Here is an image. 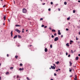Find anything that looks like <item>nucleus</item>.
Segmentation results:
<instances>
[{
  "label": "nucleus",
  "instance_id": "obj_1",
  "mask_svg": "<svg viewBox=\"0 0 80 80\" xmlns=\"http://www.w3.org/2000/svg\"><path fill=\"white\" fill-rule=\"evenodd\" d=\"M22 12L23 13H27V10L25 8H23L22 9Z\"/></svg>",
  "mask_w": 80,
  "mask_h": 80
},
{
  "label": "nucleus",
  "instance_id": "obj_2",
  "mask_svg": "<svg viewBox=\"0 0 80 80\" xmlns=\"http://www.w3.org/2000/svg\"><path fill=\"white\" fill-rule=\"evenodd\" d=\"M15 31H16V32H18V33H20V32H21V31H20V30L18 29H15Z\"/></svg>",
  "mask_w": 80,
  "mask_h": 80
},
{
  "label": "nucleus",
  "instance_id": "obj_3",
  "mask_svg": "<svg viewBox=\"0 0 80 80\" xmlns=\"http://www.w3.org/2000/svg\"><path fill=\"white\" fill-rule=\"evenodd\" d=\"M58 40V38L57 37H56L54 38V41H57Z\"/></svg>",
  "mask_w": 80,
  "mask_h": 80
},
{
  "label": "nucleus",
  "instance_id": "obj_4",
  "mask_svg": "<svg viewBox=\"0 0 80 80\" xmlns=\"http://www.w3.org/2000/svg\"><path fill=\"white\" fill-rule=\"evenodd\" d=\"M51 68L52 69H54V70H55V67H54V66H51Z\"/></svg>",
  "mask_w": 80,
  "mask_h": 80
},
{
  "label": "nucleus",
  "instance_id": "obj_5",
  "mask_svg": "<svg viewBox=\"0 0 80 80\" xmlns=\"http://www.w3.org/2000/svg\"><path fill=\"white\" fill-rule=\"evenodd\" d=\"M60 31L59 30H58V35H61V32H60Z\"/></svg>",
  "mask_w": 80,
  "mask_h": 80
},
{
  "label": "nucleus",
  "instance_id": "obj_6",
  "mask_svg": "<svg viewBox=\"0 0 80 80\" xmlns=\"http://www.w3.org/2000/svg\"><path fill=\"white\" fill-rule=\"evenodd\" d=\"M11 37H12V36H13V31H11Z\"/></svg>",
  "mask_w": 80,
  "mask_h": 80
},
{
  "label": "nucleus",
  "instance_id": "obj_7",
  "mask_svg": "<svg viewBox=\"0 0 80 80\" xmlns=\"http://www.w3.org/2000/svg\"><path fill=\"white\" fill-rule=\"evenodd\" d=\"M66 46H67V47H69V43H67L66 44Z\"/></svg>",
  "mask_w": 80,
  "mask_h": 80
},
{
  "label": "nucleus",
  "instance_id": "obj_8",
  "mask_svg": "<svg viewBox=\"0 0 80 80\" xmlns=\"http://www.w3.org/2000/svg\"><path fill=\"white\" fill-rule=\"evenodd\" d=\"M18 37L19 38H22V37L20 35H18Z\"/></svg>",
  "mask_w": 80,
  "mask_h": 80
},
{
  "label": "nucleus",
  "instance_id": "obj_9",
  "mask_svg": "<svg viewBox=\"0 0 80 80\" xmlns=\"http://www.w3.org/2000/svg\"><path fill=\"white\" fill-rule=\"evenodd\" d=\"M47 50H48L47 48H45V52H47Z\"/></svg>",
  "mask_w": 80,
  "mask_h": 80
},
{
  "label": "nucleus",
  "instance_id": "obj_10",
  "mask_svg": "<svg viewBox=\"0 0 80 80\" xmlns=\"http://www.w3.org/2000/svg\"><path fill=\"white\" fill-rule=\"evenodd\" d=\"M15 26H16V27H21V26L19 25H18V24H17V25H15Z\"/></svg>",
  "mask_w": 80,
  "mask_h": 80
},
{
  "label": "nucleus",
  "instance_id": "obj_11",
  "mask_svg": "<svg viewBox=\"0 0 80 80\" xmlns=\"http://www.w3.org/2000/svg\"><path fill=\"white\" fill-rule=\"evenodd\" d=\"M17 35H16L14 36V37L13 38H17Z\"/></svg>",
  "mask_w": 80,
  "mask_h": 80
},
{
  "label": "nucleus",
  "instance_id": "obj_12",
  "mask_svg": "<svg viewBox=\"0 0 80 80\" xmlns=\"http://www.w3.org/2000/svg\"><path fill=\"white\" fill-rule=\"evenodd\" d=\"M69 63L70 64V66H72V63L71 62H69Z\"/></svg>",
  "mask_w": 80,
  "mask_h": 80
},
{
  "label": "nucleus",
  "instance_id": "obj_13",
  "mask_svg": "<svg viewBox=\"0 0 80 80\" xmlns=\"http://www.w3.org/2000/svg\"><path fill=\"white\" fill-rule=\"evenodd\" d=\"M76 60H78V57H76Z\"/></svg>",
  "mask_w": 80,
  "mask_h": 80
},
{
  "label": "nucleus",
  "instance_id": "obj_14",
  "mask_svg": "<svg viewBox=\"0 0 80 80\" xmlns=\"http://www.w3.org/2000/svg\"><path fill=\"white\" fill-rule=\"evenodd\" d=\"M67 20H70V17H69L68 18H67Z\"/></svg>",
  "mask_w": 80,
  "mask_h": 80
},
{
  "label": "nucleus",
  "instance_id": "obj_15",
  "mask_svg": "<svg viewBox=\"0 0 80 80\" xmlns=\"http://www.w3.org/2000/svg\"><path fill=\"white\" fill-rule=\"evenodd\" d=\"M3 18L4 20H5V18H6V17H5V16H4Z\"/></svg>",
  "mask_w": 80,
  "mask_h": 80
},
{
  "label": "nucleus",
  "instance_id": "obj_16",
  "mask_svg": "<svg viewBox=\"0 0 80 80\" xmlns=\"http://www.w3.org/2000/svg\"><path fill=\"white\" fill-rule=\"evenodd\" d=\"M71 53H73V50H71Z\"/></svg>",
  "mask_w": 80,
  "mask_h": 80
},
{
  "label": "nucleus",
  "instance_id": "obj_17",
  "mask_svg": "<svg viewBox=\"0 0 80 80\" xmlns=\"http://www.w3.org/2000/svg\"><path fill=\"white\" fill-rule=\"evenodd\" d=\"M52 32H55V29H52Z\"/></svg>",
  "mask_w": 80,
  "mask_h": 80
},
{
  "label": "nucleus",
  "instance_id": "obj_18",
  "mask_svg": "<svg viewBox=\"0 0 80 80\" xmlns=\"http://www.w3.org/2000/svg\"><path fill=\"white\" fill-rule=\"evenodd\" d=\"M15 58H18V56H15Z\"/></svg>",
  "mask_w": 80,
  "mask_h": 80
},
{
  "label": "nucleus",
  "instance_id": "obj_19",
  "mask_svg": "<svg viewBox=\"0 0 80 80\" xmlns=\"http://www.w3.org/2000/svg\"><path fill=\"white\" fill-rule=\"evenodd\" d=\"M73 13H75V10H73Z\"/></svg>",
  "mask_w": 80,
  "mask_h": 80
},
{
  "label": "nucleus",
  "instance_id": "obj_20",
  "mask_svg": "<svg viewBox=\"0 0 80 80\" xmlns=\"http://www.w3.org/2000/svg\"><path fill=\"white\" fill-rule=\"evenodd\" d=\"M8 73H9L8 72H7L6 73V75H8Z\"/></svg>",
  "mask_w": 80,
  "mask_h": 80
},
{
  "label": "nucleus",
  "instance_id": "obj_21",
  "mask_svg": "<svg viewBox=\"0 0 80 80\" xmlns=\"http://www.w3.org/2000/svg\"><path fill=\"white\" fill-rule=\"evenodd\" d=\"M50 48H52V44L50 45Z\"/></svg>",
  "mask_w": 80,
  "mask_h": 80
},
{
  "label": "nucleus",
  "instance_id": "obj_22",
  "mask_svg": "<svg viewBox=\"0 0 80 80\" xmlns=\"http://www.w3.org/2000/svg\"><path fill=\"white\" fill-rule=\"evenodd\" d=\"M17 78H19V76H18V75L17 76Z\"/></svg>",
  "mask_w": 80,
  "mask_h": 80
},
{
  "label": "nucleus",
  "instance_id": "obj_23",
  "mask_svg": "<svg viewBox=\"0 0 80 80\" xmlns=\"http://www.w3.org/2000/svg\"><path fill=\"white\" fill-rule=\"evenodd\" d=\"M27 79H28V80H30V78H28L27 77Z\"/></svg>",
  "mask_w": 80,
  "mask_h": 80
},
{
  "label": "nucleus",
  "instance_id": "obj_24",
  "mask_svg": "<svg viewBox=\"0 0 80 80\" xmlns=\"http://www.w3.org/2000/svg\"><path fill=\"white\" fill-rule=\"evenodd\" d=\"M40 21H41V20H43V18H40Z\"/></svg>",
  "mask_w": 80,
  "mask_h": 80
},
{
  "label": "nucleus",
  "instance_id": "obj_25",
  "mask_svg": "<svg viewBox=\"0 0 80 80\" xmlns=\"http://www.w3.org/2000/svg\"><path fill=\"white\" fill-rule=\"evenodd\" d=\"M13 67H11L10 68V69H11V70H12V69H13Z\"/></svg>",
  "mask_w": 80,
  "mask_h": 80
},
{
  "label": "nucleus",
  "instance_id": "obj_26",
  "mask_svg": "<svg viewBox=\"0 0 80 80\" xmlns=\"http://www.w3.org/2000/svg\"><path fill=\"white\" fill-rule=\"evenodd\" d=\"M64 5H67V2H64Z\"/></svg>",
  "mask_w": 80,
  "mask_h": 80
},
{
  "label": "nucleus",
  "instance_id": "obj_27",
  "mask_svg": "<svg viewBox=\"0 0 80 80\" xmlns=\"http://www.w3.org/2000/svg\"><path fill=\"white\" fill-rule=\"evenodd\" d=\"M56 63H57V64H58V63H59V62L58 61L57 62H56Z\"/></svg>",
  "mask_w": 80,
  "mask_h": 80
},
{
  "label": "nucleus",
  "instance_id": "obj_28",
  "mask_svg": "<svg viewBox=\"0 0 80 80\" xmlns=\"http://www.w3.org/2000/svg\"><path fill=\"white\" fill-rule=\"evenodd\" d=\"M42 27H44V25H42L41 26Z\"/></svg>",
  "mask_w": 80,
  "mask_h": 80
},
{
  "label": "nucleus",
  "instance_id": "obj_29",
  "mask_svg": "<svg viewBox=\"0 0 80 80\" xmlns=\"http://www.w3.org/2000/svg\"><path fill=\"white\" fill-rule=\"evenodd\" d=\"M47 26H46L44 27V28H47Z\"/></svg>",
  "mask_w": 80,
  "mask_h": 80
},
{
  "label": "nucleus",
  "instance_id": "obj_30",
  "mask_svg": "<svg viewBox=\"0 0 80 80\" xmlns=\"http://www.w3.org/2000/svg\"><path fill=\"white\" fill-rule=\"evenodd\" d=\"M20 66H22V65H23L21 63V64H20Z\"/></svg>",
  "mask_w": 80,
  "mask_h": 80
},
{
  "label": "nucleus",
  "instance_id": "obj_31",
  "mask_svg": "<svg viewBox=\"0 0 80 80\" xmlns=\"http://www.w3.org/2000/svg\"><path fill=\"white\" fill-rule=\"evenodd\" d=\"M19 70H20V71H21V70H22V68H19Z\"/></svg>",
  "mask_w": 80,
  "mask_h": 80
},
{
  "label": "nucleus",
  "instance_id": "obj_32",
  "mask_svg": "<svg viewBox=\"0 0 80 80\" xmlns=\"http://www.w3.org/2000/svg\"><path fill=\"white\" fill-rule=\"evenodd\" d=\"M70 42L71 43H73V41H72V40L70 41Z\"/></svg>",
  "mask_w": 80,
  "mask_h": 80
},
{
  "label": "nucleus",
  "instance_id": "obj_33",
  "mask_svg": "<svg viewBox=\"0 0 80 80\" xmlns=\"http://www.w3.org/2000/svg\"><path fill=\"white\" fill-rule=\"evenodd\" d=\"M52 38H54V36L52 35Z\"/></svg>",
  "mask_w": 80,
  "mask_h": 80
},
{
  "label": "nucleus",
  "instance_id": "obj_34",
  "mask_svg": "<svg viewBox=\"0 0 80 80\" xmlns=\"http://www.w3.org/2000/svg\"><path fill=\"white\" fill-rule=\"evenodd\" d=\"M76 40H78V39L77 38V37H76Z\"/></svg>",
  "mask_w": 80,
  "mask_h": 80
},
{
  "label": "nucleus",
  "instance_id": "obj_35",
  "mask_svg": "<svg viewBox=\"0 0 80 80\" xmlns=\"http://www.w3.org/2000/svg\"><path fill=\"white\" fill-rule=\"evenodd\" d=\"M51 5H53V2H51Z\"/></svg>",
  "mask_w": 80,
  "mask_h": 80
},
{
  "label": "nucleus",
  "instance_id": "obj_36",
  "mask_svg": "<svg viewBox=\"0 0 80 80\" xmlns=\"http://www.w3.org/2000/svg\"><path fill=\"white\" fill-rule=\"evenodd\" d=\"M54 76H56L57 74H56V73H54Z\"/></svg>",
  "mask_w": 80,
  "mask_h": 80
},
{
  "label": "nucleus",
  "instance_id": "obj_37",
  "mask_svg": "<svg viewBox=\"0 0 80 80\" xmlns=\"http://www.w3.org/2000/svg\"><path fill=\"white\" fill-rule=\"evenodd\" d=\"M48 11H50L51 10V9L50 8H49L48 9Z\"/></svg>",
  "mask_w": 80,
  "mask_h": 80
},
{
  "label": "nucleus",
  "instance_id": "obj_38",
  "mask_svg": "<svg viewBox=\"0 0 80 80\" xmlns=\"http://www.w3.org/2000/svg\"><path fill=\"white\" fill-rule=\"evenodd\" d=\"M54 36H56V35H57V33H55L54 34Z\"/></svg>",
  "mask_w": 80,
  "mask_h": 80
},
{
  "label": "nucleus",
  "instance_id": "obj_39",
  "mask_svg": "<svg viewBox=\"0 0 80 80\" xmlns=\"http://www.w3.org/2000/svg\"><path fill=\"white\" fill-rule=\"evenodd\" d=\"M66 30H67V31H68V28H66Z\"/></svg>",
  "mask_w": 80,
  "mask_h": 80
},
{
  "label": "nucleus",
  "instance_id": "obj_40",
  "mask_svg": "<svg viewBox=\"0 0 80 80\" xmlns=\"http://www.w3.org/2000/svg\"><path fill=\"white\" fill-rule=\"evenodd\" d=\"M56 72H58V69H57L56 70Z\"/></svg>",
  "mask_w": 80,
  "mask_h": 80
},
{
  "label": "nucleus",
  "instance_id": "obj_41",
  "mask_svg": "<svg viewBox=\"0 0 80 80\" xmlns=\"http://www.w3.org/2000/svg\"><path fill=\"white\" fill-rule=\"evenodd\" d=\"M24 69L23 68H22L21 69V70H23Z\"/></svg>",
  "mask_w": 80,
  "mask_h": 80
},
{
  "label": "nucleus",
  "instance_id": "obj_42",
  "mask_svg": "<svg viewBox=\"0 0 80 80\" xmlns=\"http://www.w3.org/2000/svg\"><path fill=\"white\" fill-rule=\"evenodd\" d=\"M68 57H70V55H69L68 56Z\"/></svg>",
  "mask_w": 80,
  "mask_h": 80
},
{
  "label": "nucleus",
  "instance_id": "obj_43",
  "mask_svg": "<svg viewBox=\"0 0 80 80\" xmlns=\"http://www.w3.org/2000/svg\"><path fill=\"white\" fill-rule=\"evenodd\" d=\"M69 72H72V69H70L69 70Z\"/></svg>",
  "mask_w": 80,
  "mask_h": 80
},
{
  "label": "nucleus",
  "instance_id": "obj_44",
  "mask_svg": "<svg viewBox=\"0 0 80 80\" xmlns=\"http://www.w3.org/2000/svg\"><path fill=\"white\" fill-rule=\"evenodd\" d=\"M68 55V53L67 52H66V55Z\"/></svg>",
  "mask_w": 80,
  "mask_h": 80
},
{
  "label": "nucleus",
  "instance_id": "obj_45",
  "mask_svg": "<svg viewBox=\"0 0 80 80\" xmlns=\"http://www.w3.org/2000/svg\"><path fill=\"white\" fill-rule=\"evenodd\" d=\"M49 30H52V28H49Z\"/></svg>",
  "mask_w": 80,
  "mask_h": 80
},
{
  "label": "nucleus",
  "instance_id": "obj_46",
  "mask_svg": "<svg viewBox=\"0 0 80 80\" xmlns=\"http://www.w3.org/2000/svg\"><path fill=\"white\" fill-rule=\"evenodd\" d=\"M61 38H62L63 37V35H61Z\"/></svg>",
  "mask_w": 80,
  "mask_h": 80
},
{
  "label": "nucleus",
  "instance_id": "obj_47",
  "mask_svg": "<svg viewBox=\"0 0 80 80\" xmlns=\"http://www.w3.org/2000/svg\"><path fill=\"white\" fill-rule=\"evenodd\" d=\"M3 8H4V7H5V5H4L3 6Z\"/></svg>",
  "mask_w": 80,
  "mask_h": 80
},
{
  "label": "nucleus",
  "instance_id": "obj_48",
  "mask_svg": "<svg viewBox=\"0 0 80 80\" xmlns=\"http://www.w3.org/2000/svg\"><path fill=\"white\" fill-rule=\"evenodd\" d=\"M9 56V55H8V54H7V57H8Z\"/></svg>",
  "mask_w": 80,
  "mask_h": 80
},
{
  "label": "nucleus",
  "instance_id": "obj_49",
  "mask_svg": "<svg viewBox=\"0 0 80 80\" xmlns=\"http://www.w3.org/2000/svg\"><path fill=\"white\" fill-rule=\"evenodd\" d=\"M16 76H14V78H15Z\"/></svg>",
  "mask_w": 80,
  "mask_h": 80
},
{
  "label": "nucleus",
  "instance_id": "obj_50",
  "mask_svg": "<svg viewBox=\"0 0 80 80\" xmlns=\"http://www.w3.org/2000/svg\"><path fill=\"white\" fill-rule=\"evenodd\" d=\"M58 10L59 11H60V9L58 8Z\"/></svg>",
  "mask_w": 80,
  "mask_h": 80
},
{
  "label": "nucleus",
  "instance_id": "obj_51",
  "mask_svg": "<svg viewBox=\"0 0 80 80\" xmlns=\"http://www.w3.org/2000/svg\"><path fill=\"white\" fill-rule=\"evenodd\" d=\"M13 2H14V3L15 4V1L14 0V1H13Z\"/></svg>",
  "mask_w": 80,
  "mask_h": 80
},
{
  "label": "nucleus",
  "instance_id": "obj_52",
  "mask_svg": "<svg viewBox=\"0 0 80 80\" xmlns=\"http://www.w3.org/2000/svg\"><path fill=\"white\" fill-rule=\"evenodd\" d=\"M22 33H24V31H22Z\"/></svg>",
  "mask_w": 80,
  "mask_h": 80
},
{
  "label": "nucleus",
  "instance_id": "obj_53",
  "mask_svg": "<svg viewBox=\"0 0 80 80\" xmlns=\"http://www.w3.org/2000/svg\"><path fill=\"white\" fill-rule=\"evenodd\" d=\"M78 56H79V57H80V54H79L78 55Z\"/></svg>",
  "mask_w": 80,
  "mask_h": 80
},
{
  "label": "nucleus",
  "instance_id": "obj_54",
  "mask_svg": "<svg viewBox=\"0 0 80 80\" xmlns=\"http://www.w3.org/2000/svg\"><path fill=\"white\" fill-rule=\"evenodd\" d=\"M2 79V77H0V80H1Z\"/></svg>",
  "mask_w": 80,
  "mask_h": 80
},
{
  "label": "nucleus",
  "instance_id": "obj_55",
  "mask_svg": "<svg viewBox=\"0 0 80 80\" xmlns=\"http://www.w3.org/2000/svg\"><path fill=\"white\" fill-rule=\"evenodd\" d=\"M45 3H44L43 4H42V5H45Z\"/></svg>",
  "mask_w": 80,
  "mask_h": 80
},
{
  "label": "nucleus",
  "instance_id": "obj_56",
  "mask_svg": "<svg viewBox=\"0 0 80 80\" xmlns=\"http://www.w3.org/2000/svg\"><path fill=\"white\" fill-rule=\"evenodd\" d=\"M78 2H79V3H80V1H78Z\"/></svg>",
  "mask_w": 80,
  "mask_h": 80
},
{
  "label": "nucleus",
  "instance_id": "obj_57",
  "mask_svg": "<svg viewBox=\"0 0 80 80\" xmlns=\"http://www.w3.org/2000/svg\"><path fill=\"white\" fill-rule=\"evenodd\" d=\"M70 45H71V44H72V42H70Z\"/></svg>",
  "mask_w": 80,
  "mask_h": 80
},
{
  "label": "nucleus",
  "instance_id": "obj_58",
  "mask_svg": "<svg viewBox=\"0 0 80 80\" xmlns=\"http://www.w3.org/2000/svg\"><path fill=\"white\" fill-rule=\"evenodd\" d=\"M79 35H80V32H79Z\"/></svg>",
  "mask_w": 80,
  "mask_h": 80
},
{
  "label": "nucleus",
  "instance_id": "obj_59",
  "mask_svg": "<svg viewBox=\"0 0 80 80\" xmlns=\"http://www.w3.org/2000/svg\"><path fill=\"white\" fill-rule=\"evenodd\" d=\"M58 70H60V69H58Z\"/></svg>",
  "mask_w": 80,
  "mask_h": 80
},
{
  "label": "nucleus",
  "instance_id": "obj_60",
  "mask_svg": "<svg viewBox=\"0 0 80 80\" xmlns=\"http://www.w3.org/2000/svg\"><path fill=\"white\" fill-rule=\"evenodd\" d=\"M26 32H28V30H26Z\"/></svg>",
  "mask_w": 80,
  "mask_h": 80
},
{
  "label": "nucleus",
  "instance_id": "obj_61",
  "mask_svg": "<svg viewBox=\"0 0 80 80\" xmlns=\"http://www.w3.org/2000/svg\"><path fill=\"white\" fill-rule=\"evenodd\" d=\"M5 23H3V25H5Z\"/></svg>",
  "mask_w": 80,
  "mask_h": 80
},
{
  "label": "nucleus",
  "instance_id": "obj_62",
  "mask_svg": "<svg viewBox=\"0 0 80 80\" xmlns=\"http://www.w3.org/2000/svg\"><path fill=\"white\" fill-rule=\"evenodd\" d=\"M74 79H75V80H77V79H76V78H74Z\"/></svg>",
  "mask_w": 80,
  "mask_h": 80
},
{
  "label": "nucleus",
  "instance_id": "obj_63",
  "mask_svg": "<svg viewBox=\"0 0 80 80\" xmlns=\"http://www.w3.org/2000/svg\"><path fill=\"white\" fill-rule=\"evenodd\" d=\"M50 80H53V79H51Z\"/></svg>",
  "mask_w": 80,
  "mask_h": 80
},
{
  "label": "nucleus",
  "instance_id": "obj_64",
  "mask_svg": "<svg viewBox=\"0 0 80 80\" xmlns=\"http://www.w3.org/2000/svg\"><path fill=\"white\" fill-rule=\"evenodd\" d=\"M75 78L77 79V77H75Z\"/></svg>",
  "mask_w": 80,
  "mask_h": 80
}]
</instances>
